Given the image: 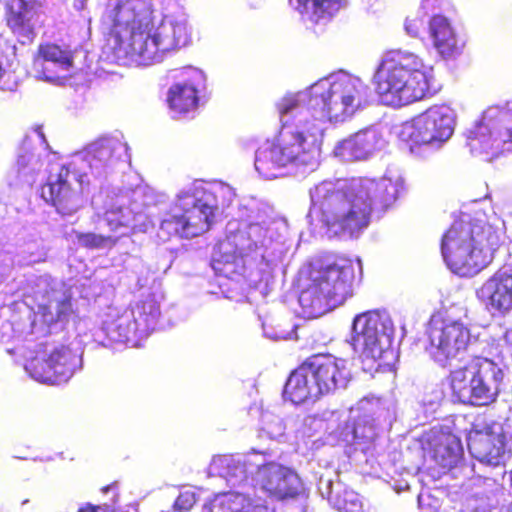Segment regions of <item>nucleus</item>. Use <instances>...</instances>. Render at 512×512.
Returning <instances> with one entry per match:
<instances>
[{
	"label": "nucleus",
	"instance_id": "4468645a",
	"mask_svg": "<svg viewBox=\"0 0 512 512\" xmlns=\"http://www.w3.org/2000/svg\"><path fill=\"white\" fill-rule=\"evenodd\" d=\"M466 144L473 155L486 161L496 159L503 146L512 143V101L504 106L488 107L465 132Z\"/></svg>",
	"mask_w": 512,
	"mask_h": 512
},
{
	"label": "nucleus",
	"instance_id": "473e14b6",
	"mask_svg": "<svg viewBox=\"0 0 512 512\" xmlns=\"http://www.w3.org/2000/svg\"><path fill=\"white\" fill-rule=\"evenodd\" d=\"M457 457L456 451L446 441H439L434 447L433 458L442 468H451Z\"/></svg>",
	"mask_w": 512,
	"mask_h": 512
},
{
	"label": "nucleus",
	"instance_id": "e433bc0d",
	"mask_svg": "<svg viewBox=\"0 0 512 512\" xmlns=\"http://www.w3.org/2000/svg\"><path fill=\"white\" fill-rule=\"evenodd\" d=\"M195 494L192 492L180 493L174 501L173 508L176 511H189L195 504Z\"/></svg>",
	"mask_w": 512,
	"mask_h": 512
},
{
	"label": "nucleus",
	"instance_id": "a878e982",
	"mask_svg": "<svg viewBox=\"0 0 512 512\" xmlns=\"http://www.w3.org/2000/svg\"><path fill=\"white\" fill-rule=\"evenodd\" d=\"M76 51V48H71L68 45L47 42L38 46L36 57L43 61L53 62L64 70H69L74 67Z\"/></svg>",
	"mask_w": 512,
	"mask_h": 512
},
{
	"label": "nucleus",
	"instance_id": "f8f14e48",
	"mask_svg": "<svg viewBox=\"0 0 512 512\" xmlns=\"http://www.w3.org/2000/svg\"><path fill=\"white\" fill-rule=\"evenodd\" d=\"M502 370L490 359L473 357L464 366L450 371L447 379L451 395L464 404L493 403L500 392Z\"/></svg>",
	"mask_w": 512,
	"mask_h": 512
},
{
	"label": "nucleus",
	"instance_id": "a19ab883",
	"mask_svg": "<svg viewBox=\"0 0 512 512\" xmlns=\"http://www.w3.org/2000/svg\"><path fill=\"white\" fill-rule=\"evenodd\" d=\"M87 0H73V7L77 11H82L85 8Z\"/></svg>",
	"mask_w": 512,
	"mask_h": 512
},
{
	"label": "nucleus",
	"instance_id": "f3484780",
	"mask_svg": "<svg viewBox=\"0 0 512 512\" xmlns=\"http://www.w3.org/2000/svg\"><path fill=\"white\" fill-rule=\"evenodd\" d=\"M81 366V356L69 346L61 345L48 354H37L25 366L35 380L58 385L67 382Z\"/></svg>",
	"mask_w": 512,
	"mask_h": 512
},
{
	"label": "nucleus",
	"instance_id": "4c0bfd02",
	"mask_svg": "<svg viewBox=\"0 0 512 512\" xmlns=\"http://www.w3.org/2000/svg\"><path fill=\"white\" fill-rule=\"evenodd\" d=\"M300 105L296 96H285L277 103V110L281 116L287 115Z\"/></svg>",
	"mask_w": 512,
	"mask_h": 512
},
{
	"label": "nucleus",
	"instance_id": "c85d7f7f",
	"mask_svg": "<svg viewBox=\"0 0 512 512\" xmlns=\"http://www.w3.org/2000/svg\"><path fill=\"white\" fill-rule=\"evenodd\" d=\"M7 23L12 29L24 27L32 17L33 0H8Z\"/></svg>",
	"mask_w": 512,
	"mask_h": 512
},
{
	"label": "nucleus",
	"instance_id": "f03ea898",
	"mask_svg": "<svg viewBox=\"0 0 512 512\" xmlns=\"http://www.w3.org/2000/svg\"><path fill=\"white\" fill-rule=\"evenodd\" d=\"M433 67L413 52L391 49L372 75L378 98L387 106L403 107L432 96Z\"/></svg>",
	"mask_w": 512,
	"mask_h": 512
},
{
	"label": "nucleus",
	"instance_id": "f257e3e1",
	"mask_svg": "<svg viewBox=\"0 0 512 512\" xmlns=\"http://www.w3.org/2000/svg\"><path fill=\"white\" fill-rule=\"evenodd\" d=\"M386 190V185L369 179L322 181L310 189V224L333 235L353 236L369 225L374 203H391L393 197L384 195Z\"/></svg>",
	"mask_w": 512,
	"mask_h": 512
},
{
	"label": "nucleus",
	"instance_id": "c9c22d12",
	"mask_svg": "<svg viewBox=\"0 0 512 512\" xmlns=\"http://www.w3.org/2000/svg\"><path fill=\"white\" fill-rule=\"evenodd\" d=\"M338 508L342 512H363L362 503L354 493H345L338 502Z\"/></svg>",
	"mask_w": 512,
	"mask_h": 512
},
{
	"label": "nucleus",
	"instance_id": "ddd939ff",
	"mask_svg": "<svg viewBox=\"0 0 512 512\" xmlns=\"http://www.w3.org/2000/svg\"><path fill=\"white\" fill-rule=\"evenodd\" d=\"M391 342L385 320L377 311H368L355 317L352 345L360 353L364 370L386 372L394 369L396 354Z\"/></svg>",
	"mask_w": 512,
	"mask_h": 512
},
{
	"label": "nucleus",
	"instance_id": "6ab92c4d",
	"mask_svg": "<svg viewBox=\"0 0 512 512\" xmlns=\"http://www.w3.org/2000/svg\"><path fill=\"white\" fill-rule=\"evenodd\" d=\"M477 296L492 315L505 316L512 311V269L494 272L477 290Z\"/></svg>",
	"mask_w": 512,
	"mask_h": 512
},
{
	"label": "nucleus",
	"instance_id": "20e7f679",
	"mask_svg": "<svg viewBox=\"0 0 512 512\" xmlns=\"http://www.w3.org/2000/svg\"><path fill=\"white\" fill-rule=\"evenodd\" d=\"M497 231L486 221H454L441 239V253L448 268L461 277H472L493 260L499 244Z\"/></svg>",
	"mask_w": 512,
	"mask_h": 512
},
{
	"label": "nucleus",
	"instance_id": "aec40b11",
	"mask_svg": "<svg viewBox=\"0 0 512 512\" xmlns=\"http://www.w3.org/2000/svg\"><path fill=\"white\" fill-rule=\"evenodd\" d=\"M348 0H289L290 7L298 12L304 21L326 25L347 8Z\"/></svg>",
	"mask_w": 512,
	"mask_h": 512
},
{
	"label": "nucleus",
	"instance_id": "dca6fc26",
	"mask_svg": "<svg viewBox=\"0 0 512 512\" xmlns=\"http://www.w3.org/2000/svg\"><path fill=\"white\" fill-rule=\"evenodd\" d=\"M89 185L86 173H80L73 164L61 165L56 173H50L40 187V196L63 215L76 212Z\"/></svg>",
	"mask_w": 512,
	"mask_h": 512
},
{
	"label": "nucleus",
	"instance_id": "b1692460",
	"mask_svg": "<svg viewBox=\"0 0 512 512\" xmlns=\"http://www.w3.org/2000/svg\"><path fill=\"white\" fill-rule=\"evenodd\" d=\"M426 1L423 0L415 17H407L405 21V32H418L429 27V32H455L457 27L443 15H434L431 18L427 16Z\"/></svg>",
	"mask_w": 512,
	"mask_h": 512
},
{
	"label": "nucleus",
	"instance_id": "bb28decb",
	"mask_svg": "<svg viewBox=\"0 0 512 512\" xmlns=\"http://www.w3.org/2000/svg\"><path fill=\"white\" fill-rule=\"evenodd\" d=\"M219 512H271L267 505L254 504L239 493H228L217 499Z\"/></svg>",
	"mask_w": 512,
	"mask_h": 512
},
{
	"label": "nucleus",
	"instance_id": "72a5a7b5",
	"mask_svg": "<svg viewBox=\"0 0 512 512\" xmlns=\"http://www.w3.org/2000/svg\"><path fill=\"white\" fill-rule=\"evenodd\" d=\"M433 44L436 50L443 57H451L459 50L455 34H432Z\"/></svg>",
	"mask_w": 512,
	"mask_h": 512
},
{
	"label": "nucleus",
	"instance_id": "c756f323",
	"mask_svg": "<svg viewBox=\"0 0 512 512\" xmlns=\"http://www.w3.org/2000/svg\"><path fill=\"white\" fill-rule=\"evenodd\" d=\"M424 114L415 117L406 127L409 141L416 146L434 144V136L429 131L431 122L424 120Z\"/></svg>",
	"mask_w": 512,
	"mask_h": 512
},
{
	"label": "nucleus",
	"instance_id": "58836bf2",
	"mask_svg": "<svg viewBox=\"0 0 512 512\" xmlns=\"http://www.w3.org/2000/svg\"><path fill=\"white\" fill-rule=\"evenodd\" d=\"M295 328L296 325H290V330L280 331L275 337L278 339H290L296 334Z\"/></svg>",
	"mask_w": 512,
	"mask_h": 512
},
{
	"label": "nucleus",
	"instance_id": "37998d69",
	"mask_svg": "<svg viewBox=\"0 0 512 512\" xmlns=\"http://www.w3.org/2000/svg\"><path fill=\"white\" fill-rule=\"evenodd\" d=\"M107 491H108V486L103 488V492H107Z\"/></svg>",
	"mask_w": 512,
	"mask_h": 512
},
{
	"label": "nucleus",
	"instance_id": "ea45409f",
	"mask_svg": "<svg viewBox=\"0 0 512 512\" xmlns=\"http://www.w3.org/2000/svg\"><path fill=\"white\" fill-rule=\"evenodd\" d=\"M100 509L101 507L98 505L86 503L85 505L81 506L77 512H99Z\"/></svg>",
	"mask_w": 512,
	"mask_h": 512
},
{
	"label": "nucleus",
	"instance_id": "4be33fe9",
	"mask_svg": "<svg viewBox=\"0 0 512 512\" xmlns=\"http://www.w3.org/2000/svg\"><path fill=\"white\" fill-rule=\"evenodd\" d=\"M467 447L472 457L490 465H497L503 454L500 436L486 431H471L467 437Z\"/></svg>",
	"mask_w": 512,
	"mask_h": 512
},
{
	"label": "nucleus",
	"instance_id": "7c9ffc66",
	"mask_svg": "<svg viewBox=\"0 0 512 512\" xmlns=\"http://www.w3.org/2000/svg\"><path fill=\"white\" fill-rule=\"evenodd\" d=\"M102 330L110 344L125 342L129 339L130 321L117 317L103 323Z\"/></svg>",
	"mask_w": 512,
	"mask_h": 512
},
{
	"label": "nucleus",
	"instance_id": "9b49d317",
	"mask_svg": "<svg viewBox=\"0 0 512 512\" xmlns=\"http://www.w3.org/2000/svg\"><path fill=\"white\" fill-rule=\"evenodd\" d=\"M218 210L216 195L204 188L177 196L160 222L169 237L193 238L207 232Z\"/></svg>",
	"mask_w": 512,
	"mask_h": 512
},
{
	"label": "nucleus",
	"instance_id": "9d476101",
	"mask_svg": "<svg viewBox=\"0 0 512 512\" xmlns=\"http://www.w3.org/2000/svg\"><path fill=\"white\" fill-rule=\"evenodd\" d=\"M187 34H106L103 55L125 66H148L188 44Z\"/></svg>",
	"mask_w": 512,
	"mask_h": 512
},
{
	"label": "nucleus",
	"instance_id": "5701e85b",
	"mask_svg": "<svg viewBox=\"0 0 512 512\" xmlns=\"http://www.w3.org/2000/svg\"><path fill=\"white\" fill-rule=\"evenodd\" d=\"M426 122H431L430 133L434 136V144H442L447 141L454 131V117L446 106H434L424 113Z\"/></svg>",
	"mask_w": 512,
	"mask_h": 512
},
{
	"label": "nucleus",
	"instance_id": "2eb2a0df",
	"mask_svg": "<svg viewBox=\"0 0 512 512\" xmlns=\"http://www.w3.org/2000/svg\"><path fill=\"white\" fill-rule=\"evenodd\" d=\"M426 334L429 354L442 367L466 351L471 339L470 330L463 322L448 319L441 312L432 314Z\"/></svg>",
	"mask_w": 512,
	"mask_h": 512
},
{
	"label": "nucleus",
	"instance_id": "cd10ccee",
	"mask_svg": "<svg viewBox=\"0 0 512 512\" xmlns=\"http://www.w3.org/2000/svg\"><path fill=\"white\" fill-rule=\"evenodd\" d=\"M122 143L111 137H103L94 141L87 152L89 162H99L101 164L110 163L116 156V153L122 150Z\"/></svg>",
	"mask_w": 512,
	"mask_h": 512
},
{
	"label": "nucleus",
	"instance_id": "a211bd4d",
	"mask_svg": "<svg viewBox=\"0 0 512 512\" xmlns=\"http://www.w3.org/2000/svg\"><path fill=\"white\" fill-rule=\"evenodd\" d=\"M254 481L256 487L278 501L297 499L304 492L299 475L291 468L275 462L259 466Z\"/></svg>",
	"mask_w": 512,
	"mask_h": 512
},
{
	"label": "nucleus",
	"instance_id": "2f4dec72",
	"mask_svg": "<svg viewBox=\"0 0 512 512\" xmlns=\"http://www.w3.org/2000/svg\"><path fill=\"white\" fill-rule=\"evenodd\" d=\"M76 238L82 247L89 250L112 249L119 241V237L94 232H78Z\"/></svg>",
	"mask_w": 512,
	"mask_h": 512
},
{
	"label": "nucleus",
	"instance_id": "423d86ee",
	"mask_svg": "<svg viewBox=\"0 0 512 512\" xmlns=\"http://www.w3.org/2000/svg\"><path fill=\"white\" fill-rule=\"evenodd\" d=\"M350 379L346 361L330 354L307 357L288 376L282 391L285 402L293 405L313 404L339 388Z\"/></svg>",
	"mask_w": 512,
	"mask_h": 512
},
{
	"label": "nucleus",
	"instance_id": "39448f33",
	"mask_svg": "<svg viewBox=\"0 0 512 512\" xmlns=\"http://www.w3.org/2000/svg\"><path fill=\"white\" fill-rule=\"evenodd\" d=\"M350 379L346 361L330 354L307 357L288 376L282 391L285 402L293 405L313 404L339 388Z\"/></svg>",
	"mask_w": 512,
	"mask_h": 512
},
{
	"label": "nucleus",
	"instance_id": "393cba45",
	"mask_svg": "<svg viewBox=\"0 0 512 512\" xmlns=\"http://www.w3.org/2000/svg\"><path fill=\"white\" fill-rule=\"evenodd\" d=\"M375 136L367 131H359L347 139H344L340 145L342 156L351 160L366 159L373 151Z\"/></svg>",
	"mask_w": 512,
	"mask_h": 512
},
{
	"label": "nucleus",
	"instance_id": "0eeeda50",
	"mask_svg": "<svg viewBox=\"0 0 512 512\" xmlns=\"http://www.w3.org/2000/svg\"><path fill=\"white\" fill-rule=\"evenodd\" d=\"M321 130L312 122L283 125L278 135L256 151L255 168L266 178L291 163L310 164L320 154Z\"/></svg>",
	"mask_w": 512,
	"mask_h": 512
},
{
	"label": "nucleus",
	"instance_id": "f704fd0d",
	"mask_svg": "<svg viewBox=\"0 0 512 512\" xmlns=\"http://www.w3.org/2000/svg\"><path fill=\"white\" fill-rule=\"evenodd\" d=\"M104 219L111 231H117L129 226V220L124 215L123 209L120 207L106 210L104 213Z\"/></svg>",
	"mask_w": 512,
	"mask_h": 512
},
{
	"label": "nucleus",
	"instance_id": "7ed1b4c3",
	"mask_svg": "<svg viewBox=\"0 0 512 512\" xmlns=\"http://www.w3.org/2000/svg\"><path fill=\"white\" fill-rule=\"evenodd\" d=\"M299 281V303L310 316L316 317L352 296L355 266L343 256L318 258L300 271Z\"/></svg>",
	"mask_w": 512,
	"mask_h": 512
},
{
	"label": "nucleus",
	"instance_id": "6e6552de",
	"mask_svg": "<svg viewBox=\"0 0 512 512\" xmlns=\"http://www.w3.org/2000/svg\"><path fill=\"white\" fill-rule=\"evenodd\" d=\"M174 6L173 0H120L105 11L102 23L109 32H182L187 18L170 14Z\"/></svg>",
	"mask_w": 512,
	"mask_h": 512
},
{
	"label": "nucleus",
	"instance_id": "1a4fd4ad",
	"mask_svg": "<svg viewBox=\"0 0 512 512\" xmlns=\"http://www.w3.org/2000/svg\"><path fill=\"white\" fill-rule=\"evenodd\" d=\"M308 106L321 117L345 121L369 103V87L358 77L343 74L320 80L307 93Z\"/></svg>",
	"mask_w": 512,
	"mask_h": 512
},
{
	"label": "nucleus",
	"instance_id": "79ce46f5",
	"mask_svg": "<svg viewBox=\"0 0 512 512\" xmlns=\"http://www.w3.org/2000/svg\"><path fill=\"white\" fill-rule=\"evenodd\" d=\"M506 512H512V502L510 503L509 507L507 508Z\"/></svg>",
	"mask_w": 512,
	"mask_h": 512
},
{
	"label": "nucleus",
	"instance_id": "412c9836",
	"mask_svg": "<svg viewBox=\"0 0 512 512\" xmlns=\"http://www.w3.org/2000/svg\"><path fill=\"white\" fill-rule=\"evenodd\" d=\"M192 77H186L176 82L167 92L169 108L178 114H186L195 111L199 106V89L196 79L200 78L197 71H193Z\"/></svg>",
	"mask_w": 512,
	"mask_h": 512
}]
</instances>
